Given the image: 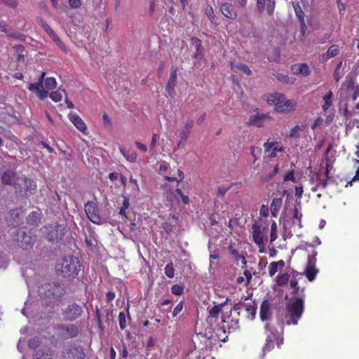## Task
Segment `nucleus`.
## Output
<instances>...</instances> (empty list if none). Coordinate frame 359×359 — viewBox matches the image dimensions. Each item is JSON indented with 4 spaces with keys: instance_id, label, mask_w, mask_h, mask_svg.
Returning <instances> with one entry per match:
<instances>
[{
    "instance_id": "1",
    "label": "nucleus",
    "mask_w": 359,
    "mask_h": 359,
    "mask_svg": "<svg viewBox=\"0 0 359 359\" xmlns=\"http://www.w3.org/2000/svg\"><path fill=\"white\" fill-rule=\"evenodd\" d=\"M55 270L64 277L74 278L78 276L81 270L79 259L73 255L65 256L57 262Z\"/></svg>"
},
{
    "instance_id": "10",
    "label": "nucleus",
    "mask_w": 359,
    "mask_h": 359,
    "mask_svg": "<svg viewBox=\"0 0 359 359\" xmlns=\"http://www.w3.org/2000/svg\"><path fill=\"white\" fill-rule=\"evenodd\" d=\"M88 218L94 224H100L102 222V218L100 215V210L97 202L88 201L84 208Z\"/></svg>"
},
{
    "instance_id": "46",
    "label": "nucleus",
    "mask_w": 359,
    "mask_h": 359,
    "mask_svg": "<svg viewBox=\"0 0 359 359\" xmlns=\"http://www.w3.org/2000/svg\"><path fill=\"white\" fill-rule=\"evenodd\" d=\"M56 84V80L53 77H48L45 80V87L48 90L55 88Z\"/></svg>"
},
{
    "instance_id": "5",
    "label": "nucleus",
    "mask_w": 359,
    "mask_h": 359,
    "mask_svg": "<svg viewBox=\"0 0 359 359\" xmlns=\"http://www.w3.org/2000/svg\"><path fill=\"white\" fill-rule=\"evenodd\" d=\"M29 292H60L64 290L62 285L57 281H47L44 279L31 278L27 280Z\"/></svg>"
},
{
    "instance_id": "52",
    "label": "nucleus",
    "mask_w": 359,
    "mask_h": 359,
    "mask_svg": "<svg viewBox=\"0 0 359 359\" xmlns=\"http://www.w3.org/2000/svg\"><path fill=\"white\" fill-rule=\"evenodd\" d=\"M159 135L158 134L154 133L151 137V144H150V150L154 151L155 150L156 146V142L158 140Z\"/></svg>"
},
{
    "instance_id": "25",
    "label": "nucleus",
    "mask_w": 359,
    "mask_h": 359,
    "mask_svg": "<svg viewBox=\"0 0 359 359\" xmlns=\"http://www.w3.org/2000/svg\"><path fill=\"white\" fill-rule=\"evenodd\" d=\"M230 255L233 257L237 264L241 261L242 264V268H245L247 265V260L243 254H240L238 251L235 249L232 245H229L228 248Z\"/></svg>"
},
{
    "instance_id": "58",
    "label": "nucleus",
    "mask_w": 359,
    "mask_h": 359,
    "mask_svg": "<svg viewBox=\"0 0 359 359\" xmlns=\"http://www.w3.org/2000/svg\"><path fill=\"white\" fill-rule=\"evenodd\" d=\"M283 180L285 182L290 181V180L292 181V182H295V179H294V171L293 170H290V171L287 172L285 175Z\"/></svg>"
},
{
    "instance_id": "45",
    "label": "nucleus",
    "mask_w": 359,
    "mask_h": 359,
    "mask_svg": "<svg viewBox=\"0 0 359 359\" xmlns=\"http://www.w3.org/2000/svg\"><path fill=\"white\" fill-rule=\"evenodd\" d=\"M279 165L276 164L271 172H270L267 175L263 177V180L264 181H270L272 180L278 172Z\"/></svg>"
},
{
    "instance_id": "19",
    "label": "nucleus",
    "mask_w": 359,
    "mask_h": 359,
    "mask_svg": "<svg viewBox=\"0 0 359 359\" xmlns=\"http://www.w3.org/2000/svg\"><path fill=\"white\" fill-rule=\"evenodd\" d=\"M257 6L260 13L266 9L269 15H273L276 6V0H257Z\"/></svg>"
},
{
    "instance_id": "48",
    "label": "nucleus",
    "mask_w": 359,
    "mask_h": 359,
    "mask_svg": "<svg viewBox=\"0 0 359 359\" xmlns=\"http://www.w3.org/2000/svg\"><path fill=\"white\" fill-rule=\"evenodd\" d=\"M318 255V252L316 250H313L311 255H309L307 258V264L311 266H316V256Z\"/></svg>"
},
{
    "instance_id": "35",
    "label": "nucleus",
    "mask_w": 359,
    "mask_h": 359,
    "mask_svg": "<svg viewBox=\"0 0 359 359\" xmlns=\"http://www.w3.org/2000/svg\"><path fill=\"white\" fill-rule=\"evenodd\" d=\"M243 274L245 276V278L243 276H238L236 279V281L238 283H244L245 285H247L250 283V280L252 279V273L250 271L245 270Z\"/></svg>"
},
{
    "instance_id": "30",
    "label": "nucleus",
    "mask_w": 359,
    "mask_h": 359,
    "mask_svg": "<svg viewBox=\"0 0 359 359\" xmlns=\"http://www.w3.org/2000/svg\"><path fill=\"white\" fill-rule=\"evenodd\" d=\"M292 6L295 12L297 18L302 25H305L304 22V13L302 9L301 6L298 2H292Z\"/></svg>"
},
{
    "instance_id": "42",
    "label": "nucleus",
    "mask_w": 359,
    "mask_h": 359,
    "mask_svg": "<svg viewBox=\"0 0 359 359\" xmlns=\"http://www.w3.org/2000/svg\"><path fill=\"white\" fill-rule=\"evenodd\" d=\"M118 324L121 330H123L126 327V315L124 311L119 312Z\"/></svg>"
},
{
    "instance_id": "51",
    "label": "nucleus",
    "mask_w": 359,
    "mask_h": 359,
    "mask_svg": "<svg viewBox=\"0 0 359 359\" xmlns=\"http://www.w3.org/2000/svg\"><path fill=\"white\" fill-rule=\"evenodd\" d=\"M175 192L181 198L182 201L184 204L189 203V197L187 196L184 195L180 189H179V188L176 189Z\"/></svg>"
},
{
    "instance_id": "4",
    "label": "nucleus",
    "mask_w": 359,
    "mask_h": 359,
    "mask_svg": "<svg viewBox=\"0 0 359 359\" xmlns=\"http://www.w3.org/2000/svg\"><path fill=\"white\" fill-rule=\"evenodd\" d=\"M264 329L266 340L262 346L263 356L274 348L275 344H276L278 348L283 344V330L281 332H278L276 327L271 325L270 323H266L264 326Z\"/></svg>"
},
{
    "instance_id": "21",
    "label": "nucleus",
    "mask_w": 359,
    "mask_h": 359,
    "mask_svg": "<svg viewBox=\"0 0 359 359\" xmlns=\"http://www.w3.org/2000/svg\"><path fill=\"white\" fill-rule=\"evenodd\" d=\"M69 121L74 124V126L83 134H86L88 128L86 124L84 123L83 119L76 114L71 112L68 114Z\"/></svg>"
},
{
    "instance_id": "62",
    "label": "nucleus",
    "mask_w": 359,
    "mask_h": 359,
    "mask_svg": "<svg viewBox=\"0 0 359 359\" xmlns=\"http://www.w3.org/2000/svg\"><path fill=\"white\" fill-rule=\"evenodd\" d=\"M259 214L262 217H266L269 215V208L267 205H262L260 210Z\"/></svg>"
},
{
    "instance_id": "59",
    "label": "nucleus",
    "mask_w": 359,
    "mask_h": 359,
    "mask_svg": "<svg viewBox=\"0 0 359 359\" xmlns=\"http://www.w3.org/2000/svg\"><path fill=\"white\" fill-rule=\"evenodd\" d=\"M40 100H43L48 96V91L43 88V86L36 93Z\"/></svg>"
},
{
    "instance_id": "13",
    "label": "nucleus",
    "mask_w": 359,
    "mask_h": 359,
    "mask_svg": "<svg viewBox=\"0 0 359 359\" xmlns=\"http://www.w3.org/2000/svg\"><path fill=\"white\" fill-rule=\"evenodd\" d=\"M252 240L254 243L259 248V252H264V239L262 232L261 231V226L259 223L255 221L252 226Z\"/></svg>"
},
{
    "instance_id": "2",
    "label": "nucleus",
    "mask_w": 359,
    "mask_h": 359,
    "mask_svg": "<svg viewBox=\"0 0 359 359\" xmlns=\"http://www.w3.org/2000/svg\"><path fill=\"white\" fill-rule=\"evenodd\" d=\"M266 102L275 106V110L279 113H290L294 111L297 106L295 100L286 98L285 95L280 93H273L267 95Z\"/></svg>"
},
{
    "instance_id": "61",
    "label": "nucleus",
    "mask_w": 359,
    "mask_h": 359,
    "mask_svg": "<svg viewBox=\"0 0 359 359\" xmlns=\"http://www.w3.org/2000/svg\"><path fill=\"white\" fill-rule=\"evenodd\" d=\"M191 44L195 46V48H200L202 46L201 40L198 39L197 37H195V36L191 37Z\"/></svg>"
},
{
    "instance_id": "8",
    "label": "nucleus",
    "mask_w": 359,
    "mask_h": 359,
    "mask_svg": "<svg viewBox=\"0 0 359 359\" xmlns=\"http://www.w3.org/2000/svg\"><path fill=\"white\" fill-rule=\"evenodd\" d=\"M231 316L228 317V320L223 319L222 321V325H219L218 327L215 329V334L217 337V339L221 341H226L228 338L226 333H230L231 331L235 330L238 324V319H231V322H229Z\"/></svg>"
},
{
    "instance_id": "17",
    "label": "nucleus",
    "mask_w": 359,
    "mask_h": 359,
    "mask_svg": "<svg viewBox=\"0 0 359 359\" xmlns=\"http://www.w3.org/2000/svg\"><path fill=\"white\" fill-rule=\"evenodd\" d=\"M81 313V307L76 304H72L68 306L63 314L66 320H73L79 318Z\"/></svg>"
},
{
    "instance_id": "18",
    "label": "nucleus",
    "mask_w": 359,
    "mask_h": 359,
    "mask_svg": "<svg viewBox=\"0 0 359 359\" xmlns=\"http://www.w3.org/2000/svg\"><path fill=\"white\" fill-rule=\"evenodd\" d=\"M177 69L172 68L170 70V79L167 83L165 90L169 97L173 98L175 95V87L177 83Z\"/></svg>"
},
{
    "instance_id": "20",
    "label": "nucleus",
    "mask_w": 359,
    "mask_h": 359,
    "mask_svg": "<svg viewBox=\"0 0 359 359\" xmlns=\"http://www.w3.org/2000/svg\"><path fill=\"white\" fill-rule=\"evenodd\" d=\"M17 241L20 243L22 248H27L32 245L34 239L22 229H19L16 233Z\"/></svg>"
},
{
    "instance_id": "9",
    "label": "nucleus",
    "mask_w": 359,
    "mask_h": 359,
    "mask_svg": "<svg viewBox=\"0 0 359 359\" xmlns=\"http://www.w3.org/2000/svg\"><path fill=\"white\" fill-rule=\"evenodd\" d=\"M54 330L57 337L63 340L75 338L79 334V328L74 324H58Z\"/></svg>"
},
{
    "instance_id": "15",
    "label": "nucleus",
    "mask_w": 359,
    "mask_h": 359,
    "mask_svg": "<svg viewBox=\"0 0 359 359\" xmlns=\"http://www.w3.org/2000/svg\"><path fill=\"white\" fill-rule=\"evenodd\" d=\"M219 8L224 16L229 19L235 20L238 16V12L235 6L229 2H222L219 4Z\"/></svg>"
},
{
    "instance_id": "33",
    "label": "nucleus",
    "mask_w": 359,
    "mask_h": 359,
    "mask_svg": "<svg viewBox=\"0 0 359 359\" xmlns=\"http://www.w3.org/2000/svg\"><path fill=\"white\" fill-rule=\"evenodd\" d=\"M330 182L327 179H325V177L322 175L320 172L316 175V186L320 189H325Z\"/></svg>"
},
{
    "instance_id": "36",
    "label": "nucleus",
    "mask_w": 359,
    "mask_h": 359,
    "mask_svg": "<svg viewBox=\"0 0 359 359\" xmlns=\"http://www.w3.org/2000/svg\"><path fill=\"white\" fill-rule=\"evenodd\" d=\"M304 130V126H295L294 127H293L290 133L287 135V137H295V138H298L300 137V135L299 133V131H302Z\"/></svg>"
},
{
    "instance_id": "27",
    "label": "nucleus",
    "mask_w": 359,
    "mask_h": 359,
    "mask_svg": "<svg viewBox=\"0 0 359 359\" xmlns=\"http://www.w3.org/2000/svg\"><path fill=\"white\" fill-rule=\"evenodd\" d=\"M284 266L285 262L283 260L272 262L269 266V273L270 276H273L278 271V269H283Z\"/></svg>"
},
{
    "instance_id": "32",
    "label": "nucleus",
    "mask_w": 359,
    "mask_h": 359,
    "mask_svg": "<svg viewBox=\"0 0 359 359\" xmlns=\"http://www.w3.org/2000/svg\"><path fill=\"white\" fill-rule=\"evenodd\" d=\"M120 152L130 162L133 163L137 160V154L135 151H126L125 149L120 148Z\"/></svg>"
},
{
    "instance_id": "14",
    "label": "nucleus",
    "mask_w": 359,
    "mask_h": 359,
    "mask_svg": "<svg viewBox=\"0 0 359 359\" xmlns=\"http://www.w3.org/2000/svg\"><path fill=\"white\" fill-rule=\"evenodd\" d=\"M264 151L271 152L269 156V160H272L277 156V152H283V147L277 141L269 142V140L264 144Z\"/></svg>"
},
{
    "instance_id": "54",
    "label": "nucleus",
    "mask_w": 359,
    "mask_h": 359,
    "mask_svg": "<svg viewBox=\"0 0 359 359\" xmlns=\"http://www.w3.org/2000/svg\"><path fill=\"white\" fill-rule=\"evenodd\" d=\"M323 176L325 179H327V181L330 183L336 182V180L334 178L333 174L332 171L325 170Z\"/></svg>"
},
{
    "instance_id": "23",
    "label": "nucleus",
    "mask_w": 359,
    "mask_h": 359,
    "mask_svg": "<svg viewBox=\"0 0 359 359\" xmlns=\"http://www.w3.org/2000/svg\"><path fill=\"white\" fill-rule=\"evenodd\" d=\"M20 181V184H25V189L30 194H35L37 186L36 182L33 179L27 178V177H21L20 179H18Z\"/></svg>"
},
{
    "instance_id": "47",
    "label": "nucleus",
    "mask_w": 359,
    "mask_h": 359,
    "mask_svg": "<svg viewBox=\"0 0 359 359\" xmlns=\"http://www.w3.org/2000/svg\"><path fill=\"white\" fill-rule=\"evenodd\" d=\"M7 35L10 37L17 39L22 41H25L26 39L25 35H24L20 32H12L11 30L8 31V32L7 33Z\"/></svg>"
},
{
    "instance_id": "55",
    "label": "nucleus",
    "mask_w": 359,
    "mask_h": 359,
    "mask_svg": "<svg viewBox=\"0 0 359 359\" xmlns=\"http://www.w3.org/2000/svg\"><path fill=\"white\" fill-rule=\"evenodd\" d=\"M193 126H194V121L192 119L189 118L185 122L183 128L191 133V129L193 128Z\"/></svg>"
},
{
    "instance_id": "31",
    "label": "nucleus",
    "mask_w": 359,
    "mask_h": 359,
    "mask_svg": "<svg viewBox=\"0 0 359 359\" xmlns=\"http://www.w3.org/2000/svg\"><path fill=\"white\" fill-rule=\"evenodd\" d=\"M230 67L231 70H234V69L236 68L237 69L243 72L244 74L247 75L252 74V71L250 70L249 67L243 63L234 64L233 62H231L230 63Z\"/></svg>"
},
{
    "instance_id": "50",
    "label": "nucleus",
    "mask_w": 359,
    "mask_h": 359,
    "mask_svg": "<svg viewBox=\"0 0 359 359\" xmlns=\"http://www.w3.org/2000/svg\"><path fill=\"white\" fill-rule=\"evenodd\" d=\"M43 85L41 83H31L29 84L28 89L30 91L36 92L37 93L38 91L42 88Z\"/></svg>"
},
{
    "instance_id": "38",
    "label": "nucleus",
    "mask_w": 359,
    "mask_h": 359,
    "mask_svg": "<svg viewBox=\"0 0 359 359\" xmlns=\"http://www.w3.org/2000/svg\"><path fill=\"white\" fill-rule=\"evenodd\" d=\"M63 93H65V91L59 89L58 90L50 93L49 97L53 102H58L62 100Z\"/></svg>"
},
{
    "instance_id": "29",
    "label": "nucleus",
    "mask_w": 359,
    "mask_h": 359,
    "mask_svg": "<svg viewBox=\"0 0 359 359\" xmlns=\"http://www.w3.org/2000/svg\"><path fill=\"white\" fill-rule=\"evenodd\" d=\"M318 272V269L316 267V266H311L307 264L305 269L306 277L309 281H312L315 279L317 273Z\"/></svg>"
},
{
    "instance_id": "28",
    "label": "nucleus",
    "mask_w": 359,
    "mask_h": 359,
    "mask_svg": "<svg viewBox=\"0 0 359 359\" xmlns=\"http://www.w3.org/2000/svg\"><path fill=\"white\" fill-rule=\"evenodd\" d=\"M332 99L333 93L332 90H330L323 97L324 103L322 105V109L324 111H327L331 107V106L332 105Z\"/></svg>"
},
{
    "instance_id": "3",
    "label": "nucleus",
    "mask_w": 359,
    "mask_h": 359,
    "mask_svg": "<svg viewBox=\"0 0 359 359\" xmlns=\"http://www.w3.org/2000/svg\"><path fill=\"white\" fill-rule=\"evenodd\" d=\"M304 309V302L302 298H294L285 306V324L297 325Z\"/></svg>"
},
{
    "instance_id": "34",
    "label": "nucleus",
    "mask_w": 359,
    "mask_h": 359,
    "mask_svg": "<svg viewBox=\"0 0 359 359\" xmlns=\"http://www.w3.org/2000/svg\"><path fill=\"white\" fill-rule=\"evenodd\" d=\"M296 67H297V69H295L296 72L302 74L304 76H308L311 73L309 67L305 63H302L298 65H296Z\"/></svg>"
},
{
    "instance_id": "56",
    "label": "nucleus",
    "mask_w": 359,
    "mask_h": 359,
    "mask_svg": "<svg viewBox=\"0 0 359 359\" xmlns=\"http://www.w3.org/2000/svg\"><path fill=\"white\" fill-rule=\"evenodd\" d=\"M28 218L29 221H33V222L36 223L39 221V213L36 211H33L29 213Z\"/></svg>"
},
{
    "instance_id": "40",
    "label": "nucleus",
    "mask_w": 359,
    "mask_h": 359,
    "mask_svg": "<svg viewBox=\"0 0 359 359\" xmlns=\"http://www.w3.org/2000/svg\"><path fill=\"white\" fill-rule=\"evenodd\" d=\"M290 275L287 273L278 275L276 278L277 285L279 286L284 285L288 283Z\"/></svg>"
},
{
    "instance_id": "63",
    "label": "nucleus",
    "mask_w": 359,
    "mask_h": 359,
    "mask_svg": "<svg viewBox=\"0 0 359 359\" xmlns=\"http://www.w3.org/2000/svg\"><path fill=\"white\" fill-rule=\"evenodd\" d=\"M183 308V304L182 302H180L179 304H177L175 308L172 311L173 316H176L179 314V313L182 310Z\"/></svg>"
},
{
    "instance_id": "43",
    "label": "nucleus",
    "mask_w": 359,
    "mask_h": 359,
    "mask_svg": "<svg viewBox=\"0 0 359 359\" xmlns=\"http://www.w3.org/2000/svg\"><path fill=\"white\" fill-rule=\"evenodd\" d=\"M177 174H178L179 179L174 177H170V176H165L164 178L166 181H168V182H180L183 180V179L184 178V172L180 170H177Z\"/></svg>"
},
{
    "instance_id": "39",
    "label": "nucleus",
    "mask_w": 359,
    "mask_h": 359,
    "mask_svg": "<svg viewBox=\"0 0 359 359\" xmlns=\"http://www.w3.org/2000/svg\"><path fill=\"white\" fill-rule=\"evenodd\" d=\"M339 53V46L334 44L332 45L326 53V57L330 58L337 55Z\"/></svg>"
},
{
    "instance_id": "57",
    "label": "nucleus",
    "mask_w": 359,
    "mask_h": 359,
    "mask_svg": "<svg viewBox=\"0 0 359 359\" xmlns=\"http://www.w3.org/2000/svg\"><path fill=\"white\" fill-rule=\"evenodd\" d=\"M72 8H79L81 6V0H68Z\"/></svg>"
},
{
    "instance_id": "24",
    "label": "nucleus",
    "mask_w": 359,
    "mask_h": 359,
    "mask_svg": "<svg viewBox=\"0 0 359 359\" xmlns=\"http://www.w3.org/2000/svg\"><path fill=\"white\" fill-rule=\"evenodd\" d=\"M271 315L270 303L268 300H264L260 306L259 317L262 320H268Z\"/></svg>"
},
{
    "instance_id": "16",
    "label": "nucleus",
    "mask_w": 359,
    "mask_h": 359,
    "mask_svg": "<svg viewBox=\"0 0 359 359\" xmlns=\"http://www.w3.org/2000/svg\"><path fill=\"white\" fill-rule=\"evenodd\" d=\"M228 301H229V299L226 298V299L222 302H213L214 306L209 310V315L207 318L208 322L212 323L215 319L218 318L222 308L227 304Z\"/></svg>"
},
{
    "instance_id": "49",
    "label": "nucleus",
    "mask_w": 359,
    "mask_h": 359,
    "mask_svg": "<svg viewBox=\"0 0 359 359\" xmlns=\"http://www.w3.org/2000/svg\"><path fill=\"white\" fill-rule=\"evenodd\" d=\"M276 224L275 222H273L271 226L270 241L273 242L276 240Z\"/></svg>"
},
{
    "instance_id": "44",
    "label": "nucleus",
    "mask_w": 359,
    "mask_h": 359,
    "mask_svg": "<svg viewBox=\"0 0 359 359\" xmlns=\"http://www.w3.org/2000/svg\"><path fill=\"white\" fill-rule=\"evenodd\" d=\"M165 273L168 278H173L175 274V269L172 262L168 263L165 268Z\"/></svg>"
},
{
    "instance_id": "22",
    "label": "nucleus",
    "mask_w": 359,
    "mask_h": 359,
    "mask_svg": "<svg viewBox=\"0 0 359 359\" xmlns=\"http://www.w3.org/2000/svg\"><path fill=\"white\" fill-rule=\"evenodd\" d=\"M266 114L257 113L250 116L248 124L256 127H262L264 126L265 119L266 118Z\"/></svg>"
},
{
    "instance_id": "6",
    "label": "nucleus",
    "mask_w": 359,
    "mask_h": 359,
    "mask_svg": "<svg viewBox=\"0 0 359 359\" xmlns=\"http://www.w3.org/2000/svg\"><path fill=\"white\" fill-rule=\"evenodd\" d=\"M43 339L35 337L28 341V347L35 351L34 359H53L55 355V351L48 345L41 346Z\"/></svg>"
},
{
    "instance_id": "26",
    "label": "nucleus",
    "mask_w": 359,
    "mask_h": 359,
    "mask_svg": "<svg viewBox=\"0 0 359 359\" xmlns=\"http://www.w3.org/2000/svg\"><path fill=\"white\" fill-rule=\"evenodd\" d=\"M283 205L282 198H274L270 205L271 215L274 217L278 216V212Z\"/></svg>"
},
{
    "instance_id": "60",
    "label": "nucleus",
    "mask_w": 359,
    "mask_h": 359,
    "mask_svg": "<svg viewBox=\"0 0 359 359\" xmlns=\"http://www.w3.org/2000/svg\"><path fill=\"white\" fill-rule=\"evenodd\" d=\"M203 56V47L196 48V52L194 53V57L198 60H200Z\"/></svg>"
},
{
    "instance_id": "53",
    "label": "nucleus",
    "mask_w": 359,
    "mask_h": 359,
    "mask_svg": "<svg viewBox=\"0 0 359 359\" xmlns=\"http://www.w3.org/2000/svg\"><path fill=\"white\" fill-rule=\"evenodd\" d=\"M302 217V214L298 210V209L295 207L293 212V218L297 219L299 222V226L302 227L301 225V219Z\"/></svg>"
},
{
    "instance_id": "41",
    "label": "nucleus",
    "mask_w": 359,
    "mask_h": 359,
    "mask_svg": "<svg viewBox=\"0 0 359 359\" xmlns=\"http://www.w3.org/2000/svg\"><path fill=\"white\" fill-rule=\"evenodd\" d=\"M46 32L52 37V39L57 43H61L62 41L60 40L56 33L47 25H43Z\"/></svg>"
},
{
    "instance_id": "64",
    "label": "nucleus",
    "mask_w": 359,
    "mask_h": 359,
    "mask_svg": "<svg viewBox=\"0 0 359 359\" xmlns=\"http://www.w3.org/2000/svg\"><path fill=\"white\" fill-rule=\"evenodd\" d=\"M205 13L210 20H212L215 18V14L212 6H208L205 9Z\"/></svg>"
},
{
    "instance_id": "12",
    "label": "nucleus",
    "mask_w": 359,
    "mask_h": 359,
    "mask_svg": "<svg viewBox=\"0 0 359 359\" xmlns=\"http://www.w3.org/2000/svg\"><path fill=\"white\" fill-rule=\"evenodd\" d=\"M17 176L16 172L12 170H6L1 175V182L4 184L13 185L15 189H20L21 184L18 179H20Z\"/></svg>"
},
{
    "instance_id": "37",
    "label": "nucleus",
    "mask_w": 359,
    "mask_h": 359,
    "mask_svg": "<svg viewBox=\"0 0 359 359\" xmlns=\"http://www.w3.org/2000/svg\"><path fill=\"white\" fill-rule=\"evenodd\" d=\"M190 132L184 130V128L182 130L180 134V140L177 143V148L179 149L182 145L184 146L187 141V139L190 135Z\"/></svg>"
},
{
    "instance_id": "7",
    "label": "nucleus",
    "mask_w": 359,
    "mask_h": 359,
    "mask_svg": "<svg viewBox=\"0 0 359 359\" xmlns=\"http://www.w3.org/2000/svg\"><path fill=\"white\" fill-rule=\"evenodd\" d=\"M86 358L84 348L74 342L65 345L60 353L61 359H86Z\"/></svg>"
},
{
    "instance_id": "11",
    "label": "nucleus",
    "mask_w": 359,
    "mask_h": 359,
    "mask_svg": "<svg viewBox=\"0 0 359 359\" xmlns=\"http://www.w3.org/2000/svg\"><path fill=\"white\" fill-rule=\"evenodd\" d=\"M65 228L57 223L50 224L47 227L46 236L50 241L62 240L65 236Z\"/></svg>"
}]
</instances>
